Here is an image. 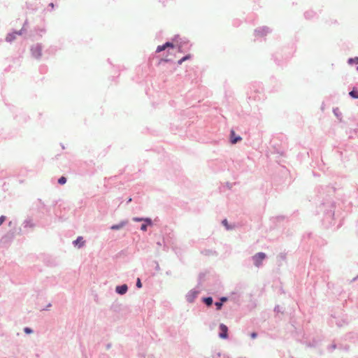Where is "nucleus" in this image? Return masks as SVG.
Masks as SVG:
<instances>
[{"mask_svg": "<svg viewBox=\"0 0 358 358\" xmlns=\"http://www.w3.org/2000/svg\"><path fill=\"white\" fill-rule=\"evenodd\" d=\"M133 220H134V221H136V222H140V221L143 220V218H137V217H134ZM144 221L147 222L149 224H151V223H152L150 219H148V218L145 219Z\"/></svg>", "mask_w": 358, "mask_h": 358, "instance_id": "9b49d317", "label": "nucleus"}, {"mask_svg": "<svg viewBox=\"0 0 358 358\" xmlns=\"http://www.w3.org/2000/svg\"><path fill=\"white\" fill-rule=\"evenodd\" d=\"M199 292L195 289L190 290L186 295L187 301L189 303H192L194 299L197 297Z\"/></svg>", "mask_w": 358, "mask_h": 358, "instance_id": "f03ea898", "label": "nucleus"}, {"mask_svg": "<svg viewBox=\"0 0 358 358\" xmlns=\"http://www.w3.org/2000/svg\"><path fill=\"white\" fill-rule=\"evenodd\" d=\"M126 224H127V222H121L118 224H114V225L111 226L110 229L112 230H118V229H120L122 227H124L126 225Z\"/></svg>", "mask_w": 358, "mask_h": 358, "instance_id": "0eeeda50", "label": "nucleus"}, {"mask_svg": "<svg viewBox=\"0 0 358 358\" xmlns=\"http://www.w3.org/2000/svg\"><path fill=\"white\" fill-rule=\"evenodd\" d=\"M127 286L126 285H123L121 286H117L116 287V292L120 294H124L127 292Z\"/></svg>", "mask_w": 358, "mask_h": 358, "instance_id": "39448f33", "label": "nucleus"}, {"mask_svg": "<svg viewBox=\"0 0 358 358\" xmlns=\"http://www.w3.org/2000/svg\"><path fill=\"white\" fill-rule=\"evenodd\" d=\"M203 301L207 306H210L213 303V299L211 297H206L203 299Z\"/></svg>", "mask_w": 358, "mask_h": 358, "instance_id": "1a4fd4ad", "label": "nucleus"}, {"mask_svg": "<svg viewBox=\"0 0 358 358\" xmlns=\"http://www.w3.org/2000/svg\"><path fill=\"white\" fill-rule=\"evenodd\" d=\"M266 258V255L263 252H259L256 254L255 256H253V260L254 263L256 266L259 267L261 264L262 261Z\"/></svg>", "mask_w": 358, "mask_h": 358, "instance_id": "f257e3e1", "label": "nucleus"}, {"mask_svg": "<svg viewBox=\"0 0 358 358\" xmlns=\"http://www.w3.org/2000/svg\"><path fill=\"white\" fill-rule=\"evenodd\" d=\"M348 63L350 64H358V57L349 59Z\"/></svg>", "mask_w": 358, "mask_h": 358, "instance_id": "9d476101", "label": "nucleus"}, {"mask_svg": "<svg viewBox=\"0 0 358 358\" xmlns=\"http://www.w3.org/2000/svg\"><path fill=\"white\" fill-rule=\"evenodd\" d=\"M357 71H358V66H357Z\"/></svg>", "mask_w": 358, "mask_h": 358, "instance_id": "393cba45", "label": "nucleus"}, {"mask_svg": "<svg viewBox=\"0 0 358 358\" xmlns=\"http://www.w3.org/2000/svg\"><path fill=\"white\" fill-rule=\"evenodd\" d=\"M220 337L222 338H227V331L228 328L226 325L221 324L220 326Z\"/></svg>", "mask_w": 358, "mask_h": 358, "instance_id": "7ed1b4c3", "label": "nucleus"}, {"mask_svg": "<svg viewBox=\"0 0 358 358\" xmlns=\"http://www.w3.org/2000/svg\"><path fill=\"white\" fill-rule=\"evenodd\" d=\"M66 182V178L64 176L61 177L59 180H58V182L60 184V185H64L65 184Z\"/></svg>", "mask_w": 358, "mask_h": 358, "instance_id": "ddd939ff", "label": "nucleus"}, {"mask_svg": "<svg viewBox=\"0 0 358 358\" xmlns=\"http://www.w3.org/2000/svg\"><path fill=\"white\" fill-rule=\"evenodd\" d=\"M241 138L240 136H236L235 132L232 130L231 131V143L234 144L236 143L238 141H241Z\"/></svg>", "mask_w": 358, "mask_h": 358, "instance_id": "423d86ee", "label": "nucleus"}, {"mask_svg": "<svg viewBox=\"0 0 358 358\" xmlns=\"http://www.w3.org/2000/svg\"><path fill=\"white\" fill-rule=\"evenodd\" d=\"M250 336H251V338H253V339H254V338H257V333L253 332V333H252V334H250Z\"/></svg>", "mask_w": 358, "mask_h": 358, "instance_id": "412c9836", "label": "nucleus"}, {"mask_svg": "<svg viewBox=\"0 0 358 358\" xmlns=\"http://www.w3.org/2000/svg\"><path fill=\"white\" fill-rule=\"evenodd\" d=\"M222 223H223V224H224V225H225L226 227H227V220H223V221H222Z\"/></svg>", "mask_w": 358, "mask_h": 358, "instance_id": "4be33fe9", "label": "nucleus"}, {"mask_svg": "<svg viewBox=\"0 0 358 358\" xmlns=\"http://www.w3.org/2000/svg\"><path fill=\"white\" fill-rule=\"evenodd\" d=\"M85 241H83V238L82 236H79L74 241L75 245H78L79 248L84 245Z\"/></svg>", "mask_w": 358, "mask_h": 358, "instance_id": "6e6552de", "label": "nucleus"}, {"mask_svg": "<svg viewBox=\"0 0 358 358\" xmlns=\"http://www.w3.org/2000/svg\"><path fill=\"white\" fill-rule=\"evenodd\" d=\"M350 95L355 99H358V91L357 90H352L350 92Z\"/></svg>", "mask_w": 358, "mask_h": 358, "instance_id": "f8f14e48", "label": "nucleus"}, {"mask_svg": "<svg viewBox=\"0 0 358 358\" xmlns=\"http://www.w3.org/2000/svg\"><path fill=\"white\" fill-rule=\"evenodd\" d=\"M189 58H190V56L189 55H187V56L182 57L181 59H180L178 61V64H181L183 62H185V60H187V59H188Z\"/></svg>", "mask_w": 358, "mask_h": 358, "instance_id": "4468645a", "label": "nucleus"}, {"mask_svg": "<svg viewBox=\"0 0 358 358\" xmlns=\"http://www.w3.org/2000/svg\"><path fill=\"white\" fill-rule=\"evenodd\" d=\"M35 51H36V57H38V56H40V55H41V50H40V48H38V47H37V48H35Z\"/></svg>", "mask_w": 358, "mask_h": 358, "instance_id": "dca6fc26", "label": "nucleus"}, {"mask_svg": "<svg viewBox=\"0 0 358 358\" xmlns=\"http://www.w3.org/2000/svg\"><path fill=\"white\" fill-rule=\"evenodd\" d=\"M141 229L142 231H146L147 230V225L146 224H142L141 227Z\"/></svg>", "mask_w": 358, "mask_h": 358, "instance_id": "6ab92c4d", "label": "nucleus"}, {"mask_svg": "<svg viewBox=\"0 0 358 358\" xmlns=\"http://www.w3.org/2000/svg\"><path fill=\"white\" fill-rule=\"evenodd\" d=\"M5 220H6V217L3 215H1L0 217V225H1Z\"/></svg>", "mask_w": 358, "mask_h": 358, "instance_id": "f3484780", "label": "nucleus"}, {"mask_svg": "<svg viewBox=\"0 0 358 358\" xmlns=\"http://www.w3.org/2000/svg\"><path fill=\"white\" fill-rule=\"evenodd\" d=\"M221 301H227V298L223 297V298L221 299Z\"/></svg>", "mask_w": 358, "mask_h": 358, "instance_id": "5701e85b", "label": "nucleus"}, {"mask_svg": "<svg viewBox=\"0 0 358 358\" xmlns=\"http://www.w3.org/2000/svg\"><path fill=\"white\" fill-rule=\"evenodd\" d=\"M215 305L216 306L217 309V310H220V309H221V308H222V301H221V302H216V303H215Z\"/></svg>", "mask_w": 358, "mask_h": 358, "instance_id": "2eb2a0df", "label": "nucleus"}, {"mask_svg": "<svg viewBox=\"0 0 358 358\" xmlns=\"http://www.w3.org/2000/svg\"><path fill=\"white\" fill-rule=\"evenodd\" d=\"M166 48H173V44L169 42L166 43L162 45H159L157 48V52H159L164 50Z\"/></svg>", "mask_w": 358, "mask_h": 358, "instance_id": "20e7f679", "label": "nucleus"}, {"mask_svg": "<svg viewBox=\"0 0 358 358\" xmlns=\"http://www.w3.org/2000/svg\"><path fill=\"white\" fill-rule=\"evenodd\" d=\"M24 331H25L27 334H29V333H31V332H32L31 329H29V328H28V327H26V328L24 329Z\"/></svg>", "mask_w": 358, "mask_h": 358, "instance_id": "aec40b11", "label": "nucleus"}, {"mask_svg": "<svg viewBox=\"0 0 358 358\" xmlns=\"http://www.w3.org/2000/svg\"><path fill=\"white\" fill-rule=\"evenodd\" d=\"M50 6H52V7H53V6H54V5H53V3H50Z\"/></svg>", "mask_w": 358, "mask_h": 358, "instance_id": "b1692460", "label": "nucleus"}, {"mask_svg": "<svg viewBox=\"0 0 358 358\" xmlns=\"http://www.w3.org/2000/svg\"><path fill=\"white\" fill-rule=\"evenodd\" d=\"M136 286L138 288H141L142 287V284H141V280L139 278H138V280H137Z\"/></svg>", "mask_w": 358, "mask_h": 358, "instance_id": "a211bd4d", "label": "nucleus"}]
</instances>
